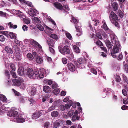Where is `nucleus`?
<instances>
[{"label": "nucleus", "instance_id": "11", "mask_svg": "<svg viewBox=\"0 0 128 128\" xmlns=\"http://www.w3.org/2000/svg\"><path fill=\"white\" fill-rule=\"evenodd\" d=\"M75 27L76 30L77 32H78L76 35L78 36H80L82 34V29L78 26H76V25Z\"/></svg>", "mask_w": 128, "mask_h": 128}, {"label": "nucleus", "instance_id": "28", "mask_svg": "<svg viewBox=\"0 0 128 128\" xmlns=\"http://www.w3.org/2000/svg\"><path fill=\"white\" fill-rule=\"evenodd\" d=\"M8 24L10 28H17V26L16 25H14L11 22H10L8 23Z\"/></svg>", "mask_w": 128, "mask_h": 128}, {"label": "nucleus", "instance_id": "14", "mask_svg": "<svg viewBox=\"0 0 128 128\" xmlns=\"http://www.w3.org/2000/svg\"><path fill=\"white\" fill-rule=\"evenodd\" d=\"M59 108L62 111L66 109H68L70 108V106L68 104H66L65 106L61 105L59 106Z\"/></svg>", "mask_w": 128, "mask_h": 128}, {"label": "nucleus", "instance_id": "3", "mask_svg": "<svg viewBox=\"0 0 128 128\" xmlns=\"http://www.w3.org/2000/svg\"><path fill=\"white\" fill-rule=\"evenodd\" d=\"M24 81L22 78H19L17 79H14L12 80V82L14 85L15 86H19Z\"/></svg>", "mask_w": 128, "mask_h": 128}, {"label": "nucleus", "instance_id": "10", "mask_svg": "<svg viewBox=\"0 0 128 128\" xmlns=\"http://www.w3.org/2000/svg\"><path fill=\"white\" fill-rule=\"evenodd\" d=\"M110 18V19L111 18H112L113 19L115 20H117L118 19L117 16L113 12H110V15L109 16ZM110 20L112 22H113L112 20L111 19Z\"/></svg>", "mask_w": 128, "mask_h": 128}, {"label": "nucleus", "instance_id": "57", "mask_svg": "<svg viewBox=\"0 0 128 128\" xmlns=\"http://www.w3.org/2000/svg\"><path fill=\"white\" fill-rule=\"evenodd\" d=\"M6 4L5 2L3 0H2L0 2V6L2 7H3Z\"/></svg>", "mask_w": 128, "mask_h": 128}, {"label": "nucleus", "instance_id": "32", "mask_svg": "<svg viewBox=\"0 0 128 128\" xmlns=\"http://www.w3.org/2000/svg\"><path fill=\"white\" fill-rule=\"evenodd\" d=\"M112 6L115 10H116L118 8V4L116 2H113L112 4Z\"/></svg>", "mask_w": 128, "mask_h": 128}, {"label": "nucleus", "instance_id": "24", "mask_svg": "<svg viewBox=\"0 0 128 128\" xmlns=\"http://www.w3.org/2000/svg\"><path fill=\"white\" fill-rule=\"evenodd\" d=\"M59 112L57 111H53L51 114V116L54 118L57 116Z\"/></svg>", "mask_w": 128, "mask_h": 128}, {"label": "nucleus", "instance_id": "49", "mask_svg": "<svg viewBox=\"0 0 128 128\" xmlns=\"http://www.w3.org/2000/svg\"><path fill=\"white\" fill-rule=\"evenodd\" d=\"M74 114L73 111L72 110H70L68 113V116L70 117L72 116Z\"/></svg>", "mask_w": 128, "mask_h": 128}, {"label": "nucleus", "instance_id": "18", "mask_svg": "<svg viewBox=\"0 0 128 128\" xmlns=\"http://www.w3.org/2000/svg\"><path fill=\"white\" fill-rule=\"evenodd\" d=\"M71 22L73 23L74 24V26L76 25V26H78L79 21L78 20L76 19L74 17L72 16L71 20H70Z\"/></svg>", "mask_w": 128, "mask_h": 128}, {"label": "nucleus", "instance_id": "55", "mask_svg": "<svg viewBox=\"0 0 128 128\" xmlns=\"http://www.w3.org/2000/svg\"><path fill=\"white\" fill-rule=\"evenodd\" d=\"M5 74L6 76L8 78L10 77V74L9 72L7 70H6L5 71Z\"/></svg>", "mask_w": 128, "mask_h": 128}, {"label": "nucleus", "instance_id": "50", "mask_svg": "<svg viewBox=\"0 0 128 128\" xmlns=\"http://www.w3.org/2000/svg\"><path fill=\"white\" fill-rule=\"evenodd\" d=\"M62 63L64 64H66L67 63V59L65 58H62Z\"/></svg>", "mask_w": 128, "mask_h": 128}, {"label": "nucleus", "instance_id": "59", "mask_svg": "<svg viewBox=\"0 0 128 128\" xmlns=\"http://www.w3.org/2000/svg\"><path fill=\"white\" fill-rule=\"evenodd\" d=\"M106 44V46L108 48H112L111 43L110 42H108Z\"/></svg>", "mask_w": 128, "mask_h": 128}, {"label": "nucleus", "instance_id": "64", "mask_svg": "<svg viewBox=\"0 0 128 128\" xmlns=\"http://www.w3.org/2000/svg\"><path fill=\"white\" fill-rule=\"evenodd\" d=\"M28 27L26 25H23L22 26V28L24 31H27L28 30Z\"/></svg>", "mask_w": 128, "mask_h": 128}, {"label": "nucleus", "instance_id": "17", "mask_svg": "<svg viewBox=\"0 0 128 128\" xmlns=\"http://www.w3.org/2000/svg\"><path fill=\"white\" fill-rule=\"evenodd\" d=\"M18 73L20 76L23 75L24 73V68L22 67H20L18 70Z\"/></svg>", "mask_w": 128, "mask_h": 128}, {"label": "nucleus", "instance_id": "45", "mask_svg": "<svg viewBox=\"0 0 128 128\" xmlns=\"http://www.w3.org/2000/svg\"><path fill=\"white\" fill-rule=\"evenodd\" d=\"M66 36L67 37L69 40H71L72 39V36L68 32H66Z\"/></svg>", "mask_w": 128, "mask_h": 128}, {"label": "nucleus", "instance_id": "58", "mask_svg": "<svg viewBox=\"0 0 128 128\" xmlns=\"http://www.w3.org/2000/svg\"><path fill=\"white\" fill-rule=\"evenodd\" d=\"M116 80L118 82H119L120 81V76H116Z\"/></svg>", "mask_w": 128, "mask_h": 128}, {"label": "nucleus", "instance_id": "63", "mask_svg": "<svg viewBox=\"0 0 128 128\" xmlns=\"http://www.w3.org/2000/svg\"><path fill=\"white\" fill-rule=\"evenodd\" d=\"M15 51L16 53L18 54H20V52L19 48H16Z\"/></svg>", "mask_w": 128, "mask_h": 128}, {"label": "nucleus", "instance_id": "30", "mask_svg": "<svg viewBox=\"0 0 128 128\" xmlns=\"http://www.w3.org/2000/svg\"><path fill=\"white\" fill-rule=\"evenodd\" d=\"M60 125V122L58 120L55 121L54 123V126L55 128H57Z\"/></svg>", "mask_w": 128, "mask_h": 128}, {"label": "nucleus", "instance_id": "20", "mask_svg": "<svg viewBox=\"0 0 128 128\" xmlns=\"http://www.w3.org/2000/svg\"><path fill=\"white\" fill-rule=\"evenodd\" d=\"M48 44L50 47H54V42L52 39L49 40L47 41Z\"/></svg>", "mask_w": 128, "mask_h": 128}, {"label": "nucleus", "instance_id": "35", "mask_svg": "<svg viewBox=\"0 0 128 128\" xmlns=\"http://www.w3.org/2000/svg\"><path fill=\"white\" fill-rule=\"evenodd\" d=\"M9 36H10L12 39H15L16 38V36L12 32H9Z\"/></svg>", "mask_w": 128, "mask_h": 128}, {"label": "nucleus", "instance_id": "44", "mask_svg": "<svg viewBox=\"0 0 128 128\" xmlns=\"http://www.w3.org/2000/svg\"><path fill=\"white\" fill-rule=\"evenodd\" d=\"M28 100L30 103V104H33L34 102V100L33 98H29L28 99Z\"/></svg>", "mask_w": 128, "mask_h": 128}, {"label": "nucleus", "instance_id": "36", "mask_svg": "<svg viewBox=\"0 0 128 128\" xmlns=\"http://www.w3.org/2000/svg\"><path fill=\"white\" fill-rule=\"evenodd\" d=\"M34 76L35 78L37 76V75H38L39 73V72L38 69L37 68H35L34 70Z\"/></svg>", "mask_w": 128, "mask_h": 128}, {"label": "nucleus", "instance_id": "61", "mask_svg": "<svg viewBox=\"0 0 128 128\" xmlns=\"http://www.w3.org/2000/svg\"><path fill=\"white\" fill-rule=\"evenodd\" d=\"M123 94L124 96H126L127 95V92L126 90L125 89H123L122 90Z\"/></svg>", "mask_w": 128, "mask_h": 128}, {"label": "nucleus", "instance_id": "39", "mask_svg": "<svg viewBox=\"0 0 128 128\" xmlns=\"http://www.w3.org/2000/svg\"><path fill=\"white\" fill-rule=\"evenodd\" d=\"M56 108V106L52 105L48 109V112H50L54 110Z\"/></svg>", "mask_w": 128, "mask_h": 128}, {"label": "nucleus", "instance_id": "27", "mask_svg": "<svg viewBox=\"0 0 128 128\" xmlns=\"http://www.w3.org/2000/svg\"><path fill=\"white\" fill-rule=\"evenodd\" d=\"M102 28H103L106 30H108L109 32L111 31V30L109 29L108 27L106 24L105 22L104 21V24L102 26Z\"/></svg>", "mask_w": 128, "mask_h": 128}, {"label": "nucleus", "instance_id": "47", "mask_svg": "<svg viewBox=\"0 0 128 128\" xmlns=\"http://www.w3.org/2000/svg\"><path fill=\"white\" fill-rule=\"evenodd\" d=\"M50 123L48 122H46L44 125V128H48L50 125Z\"/></svg>", "mask_w": 128, "mask_h": 128}, {"label": "nucleus", "instance_id": "46", "mask_svg": "<svg viewBox=\"0 0 128 128\" xmlns=\"http://www.w3.org/2000/svg\"><path fill=\"white\" fill-rule=\"evenodd\" d=\"M96 44L100 46H102L103 45L102 44V42L100 40H98L96 42Z\"/></svg>", "mask_w": 128, "mask_h": 128}, {"label": "nucleus", "instance_id": "34", "mask_svg": "<svg viewBox=\"0 0 128 128\" xmlns=\"http://www.w3.org/2000/svg\"><path fill=\"white\" fill-rule=\"evenodd\" d=\"M50 38H51L56 40H57L58 39L57 35L55 34H51L50 35Z\"/></svg>", "mask_w": 128, "mask_h": 128}, {"label": "nucleus", "instance_id": "62", "mask_svg": "<svg viewBox=\"0 0 128 128\" xmlns=\"http://www.w3.org/2000/svg\"><path fill=\"white\" fill-rule=\"evenodd\" d=\"M96 36L97 37L99 38L100 39H102V37L101 36L100 34L99 33H97Z\"/></svg>", "mask_w": 128, "mask_h": 128}, {"label": "nucleus", "instance_id": "8", "mask_svg": "<svg viewBox=\"0 0 128 128\" xmlns=\"http://www.w3.org/2000/svg\"><path fill=\"white\" fill-rule=\"evenodd\" d=\"M68 69L71 72H74L75 70V68L74 64L71 63H68L67 64Z\"/></svg>", "mask_w": 128, "mask_h": 128}, {"label": "nucleus", "instance_id": "9", "mask_svg": "<svg viewBox=\"0 0 128 128\" xmlns=\"http://www.w3.org/2000/svg\"><path fill=\"white\" fill-rule=\"evenodd\" d=\"M18 112L14 110H11L8 113V116L11 117H15L18 114Z\"/></svg>", "mask_w": 128, "mask_h": 128}, {"label": "nucleus", "instance_id": "7", "mask_svg": "<svg viewBox=\"0 0 128 128\" xmlns=\"http://www.w3.org/2000/svg\"><path fill=\"white\" fill-rule=\"evenodd\" d=\"M42 115V112H37L34 113L32 115V118L36 119L39 118Z\"/></svg>", "mask_w": 128, "mask_h": 128}, {"label": "nucleus", "instance_id": "52", "mask_svg": "<svg viewBox=\"0 0 128 128\" xmlns=\"http://www.w3.org/2000/svg\"><path fill=\"white\" fill-rule=\"evenodd\" d=\"M90 71L92 72L95 74H97L96 70L94 68H92L91 69Z\"/></svg>", "mask_w": 128, "mask_h": 128}, {"label": "nucleus", "instance_id": "19", "mask_svg": "<svg viewBox=\"0 0 128 128\" xmlns=\"http://www.w3.org/2000/svg\"><path fill=\"white\" fill-rule=\"evenodd\" d=\"M43 25L46 28V29L44 30L45 32L48 34H50L51 32L49 30H52V29L49 28L44 24H43Z\"/></svg>", "mask_w": 128, "mask_h": 128}, {"label": "nucleus", "instance_id": "1", "mask_svg": "<svg viewBox=\"0 0 128 128\" xmlns=\"http://www.w3.org/2000/svg\"><path fill=\"white\" fill-rule=\"evenodd\" d=\"M110 36L112 38V45L114 46L112 51V53H117L120 51V46L116 36L110 34Z\"/></svg>", "mask_w": 128, "mask_h": 128}, {"label": "nucleus", "instance_id": "41", "mask_svg": "<svg viewBox=\"0 0 128 128\" xmlns=\"http://www.w3.org/2000/svg\"><path fill=\"white\" fill-rule=\"evenodd\" d=\"M10 67L13 71H15L16 70V68L14 64H10Z\"/></svg>", "mask_w": 128, "mask_h": 128}, {"label": "nucleus", "instance_id": "2", "mask_svg": "<svg viewBox=\"0 0 128 128\" xmlns=\"http://www.w3.org/2000/svg\"><path fill=\"white\" fill-rule=\"evenodd\" d=\"M58 48L60 52L63 55H65V54H69L70 53V50L67 46H65L63 47L59 46Z\"/></svg>", "mask_w": 128, "mask_h": 128}, {"label": "nucleus", "instance_id": "13", "mask_svg": "<svg viewBox=\"0 0 128 128\" xmlns=\"http://www.w3.org/2000/svg\"><path fill=\"white\" fill-rule=\"evenodd\" d=\"M37 12V10L32 9L28 12V14L32 16H36V13Z\"/></svg>", "mask_w": 128, "mask_h": 128}, {"label": "nucleus", "instance_id": "31", "mask_svg": "<svg viewBox=\"0 0 128 128\" xmlns=\"http://www.w3.org/2000/svg\"><path fill=\"white\" fill-rule=\"evenodd\" d=\"M0 33L8 37L9 36V32H8L2 31L0 32Z\"/></svg>", "mask_w": 128, "mask_h": 128}, {"label": "nucleus", "instance_id": "29", "mask_svg": "<svg viewBox=\"0 0 128 128\" xmlns=\"http://www.w3.org/2000/svg\"><path fill=\"white\" fill-rule=\"evenodd\" d=\"M27 57L30 60H32L34 58L32 54L30 53H29L27 54Z\"/></svg>", "mask_w": 128, "mask_h": 128}, {"label": "nucleus", "instance_id": "51", "mask_svg": "<svg viewBox=\"0 0 128 128\" xmlns=\"http://www.w3.org/2000/svg\"><path fill=\"white\" fill-rule=\"evenodd\" d=\"M23 20L24 22L26 24H28L30 23V20L26 18H23Z\"/></svg>", "mask_w": 128, "mask_h": 128}, {"label": "nucleus", "instance_id": "6", "mask_svg": "<svg viewBox=\"0 0 128 128\" xmlns=\"http://www.w3.org/2000/svg\"><path fill=\"white\" fill-rule=\"evenodd\" d=\"M87 59L85 58H83L81 57L78 58L76 61L79 64H86L87 63Z\"/></svg>", "mask_w": 128, "mask_h": 128}, {"label": "nucleus", "instance_id": "37", "mask_svg": "<svg viewBox=\"0 0 128 128\" xmlns=\"http://www.w3.org/2000/svg\"><path fill=\"white\" fill-rule=\"evenodd\" d=\"M38 28L40 30L43 31L44 30V28L40 24H38L36 25Z\"/></svg>", "mask_w": 128, "mask_h": 128}, {"label": "nucleus", "instance_id": "26", "mask_svg": "<svg viewBox=\"0 0 128 128\" xmlns=\"http://www.w3.org/2000/svg\"><path fill=\"white\" fill-rule=\"evenodd\" d=\"M16 14L20 18H22V16L24 15V14L22 12L18 10H16Z\"/></svg>", "mask_w": 128, "mask_h": 128}, {"label": "nucleus", "instance_id": "21", "mask_svg": "<svg viewBox=\"0 0 128 128\" xmlns=\"http://www.w3.org/2000/svg\"><path fill=\"white\" fill-rule=\"evenodd\" d=\"M36 91V89L34 87H33L31 88L30 91L29 93L30 95L32 96H33L35 94Z\"/></svg>", "mask_w": 128, "mask_h": 128}, {"label": "nucleus", "instance_id": "16", "mask_svg": "<svg viewBox=\"0 0 128 128\" xmlns=\"http://www.w3.org/2000/svg\"><path fill=\"white\" fill-rule=\"evenodd\" d=\"M4 50L8 53L12 54L13 53L12 48L9 46H5Z\"/></svg>", "mask_w": 128, "mask_h": 128}, {"label": "nucleus", "instance_id": "5", "mask_svg": "<svg viewBox=\"0 0 128 128\" xmlns=\"http://www.w3.org/2000/svg\"><path fill=\"white\" fill-rule=\"evenodd\" d=\"M53 4L56 8L62 10H64L63 7L60 3L56 2H54Z\"/></svg>", "mask_w": 128, "mask_h": 128}, {"label": "nucleus", "instance_id": "56", "mask_svg": "<svg viewBox=\"0 0 128 128\" xmlns=\"http://www.w3.org/2000/svg\"><path fill=\"white\" fill-rule=\"evenodd\" d=\"M12 90L14 92L15 94L17 96H19L20 95V93L16 91V90L12 88Z\"/></svg>", "mask_w": 128, "mask_h": 128}, {"label": "nucleus", "instance_id": "60", "mask_svg": "<svg viewBox=\"0 0 128 128\" xmlns=\"http://www.w3.org/2000/svg\"><path fill=\"white\" fill-rule=\"evenodd\" d=\"M25 84L23 83H21V84H20V87L21 88L24 89L25 87Z\"/></svg>", "mask_w": 128, "mask_h": 128}, {"label": "nucleus", "instance_id": "43", "mask_svg": "<svg viewBox=\"0 0 128 128\" xmlns=\"http://www.w3.org/2000/svg\"><path fill=\"white\" fill-rule=\"evenodd\" d=\"M10 72L12 77L14 78H16V76L15 72H14L13 71H12L11 70Z\"/></svg>", "mask_w": 128, "mask_h": 128}, {"label": "nucleus", "instance_id": "22", "mask_svg": "<svg viewBox=\"0 0 128 128\" xmlns=\"http://www.w3.org/2000/svg\"><path fill=\"white\" fill-rule=\"evenodd\" d=\"M43 91L46 93H48L50 92V88L49 86H46L43 87Z\"/></svg>", "mask_w": 128, "mask_h": 128}, {"label": "nucleus", "instance_id": "4", "mask_svg": "<svg viewBox=\"0 0 128 128\" xmlns=\"http://www.w3.org/2000/svg\"><path fill=\"white\" fill-rule=\"evenodd\" d=\"M27 74L28 76L30 78H35L34 72L31 68H30L28 70Z\"/></svg>", "mask_w": 128, "mask_h": 128}, {"label": "nucleus", "instance_id": "38", "mask_svg": "<svg viewBox=\"0 0 128 128\" xmlns=\"http://www.w3.org/2000/svg\"><path fill=\"white\" fill-rule=\"evenodd\" d=\"M68 58L70 60H72L74 58V56L72 53H71L67 56Z\"/></svg>", "mask_w": 128, "mask_h": 128}, {"label": "nucleus", "instance_id": "53", "mask_svg": "<svg viewBox=\"0 0 128 128\" xmlns=\"http://www.w3.org/2000/svg\"><path fill=\"white\" fill-rule=\"evenodd\" d=\"M58 87V85L56 83H53L52 86V88L53 89H54Z\"/></svg>", "mask_w": 128, "mask_h": 128}, {"label": "nucleus", "instance_id": "25", "mask_svg": "<svg viewBox=\"0 0 128 128\" xmlns=\"http://www.w3.org/2000/svg\"><path fill=\"white\" fill-rule=\"evenodd\" d=\"M73 48L74 51L77 53L80 52V50L79 48L76 45H74L73 46Z\"/></svg>", "mask_w": 128, "mask_h": 128}, {"label": "nucleus", "instance_id": "54", "mask_svg": "<svg viewBox=\"0 0 128 128\" xmlns=\"http://www.w3.org/2000/svg\"><path fill=\"white\" fill-rule=\"evenodd\" d=\"M5 38L4 36L0 35V41L1 42H4L5 40Z\"/></svg>", "mask_w": 128, "mask_h": 128}, {"label": "nucleus", "instance_id": "42", "mask_svg": "<svg viewBox=\"0 0 128 128\" xmlns=\"http://www.w3.org/2000/svg\"><path fill=\"white\" fill-rule=\"evenodd\" d=\"M49 50L50 52L52 54H54L55 53V51L54 49L50 47L49 48Z\"/></svg>", "mask_w": 128, "mask_h": 128}, {"label": "nucleus", "instance_id": "23", "mask_svg": "<svg viewBox=\"0 0 128 128\" xmlns=\"http://www.w3.org/2000/svg\"><path fill=\"white\" fill-rule=\"evenodd\" d=\"M80 118V117L79 116L74 114L72 117V121L74 122L78 120Z\"/></svg>", "mask_w": 128, "mask_h": 128}, {"label": "nucleus", "instance_id": "40", "mask_svg": "<svg viewBox=\"0 0 128 128\" xmlns=\"http://www.w3.org/2000/svg\"><path fill=\"white\" fill-rule=\"evenodd\" d=\"M30 42L31 44L34 46H36L38 43V42L34 40H32L30 41Z\"/></svg>", "mask_w": 128, "mask_h": 128}, {"label": "nucleus", "instance_id": "12", "mask_svg": "<svg viewBox=\"0 0 128 128\" xmlns=\"http://www.w3.org/2000/svg\"><path fill=\"white\" fill-rule=\"evenodd\" d=\"M22 115L18 116L16 118V122L18 123L23 122H25V120L22 117Z\"/></svg>", "mask_w": 128, "mask_h": 128}, {"label": "nucleus", "instance_id": "15", "mask_svg": "<svg viewBox=\"0 0 128 128\" xmlns=\"http://www.w3.org/2000/svg\"><path fill=\"white\" fill-rule=\"evenodd\" d=\"M35 60L37 63L39 64H41L43 62L42 57L40 56H38L36 58Z\"/></svg>", "mask_w": 128, "mask_h": 128}, {"label": "nucleus", "instance_id": "48", "mask_svg": "<svg viewBox=\"0 0 128 128\" xmlns=\"http://www.w3.org/2000/svg\"><path fill=\"white\" fill-rule=\"evenodd\" d=\"M0 100L3 102H6V98L5 96H3L0 98Z\"/></svg>", "mask_w": 128, "mask_h": 128}, {"label": "nucleus", "instance_id": "33", "mask_svg": "<svg viewBox=\"0 0 128 128\" xmlns=\"http://www.w3.org/2000/svg\"><path fill=\"white\" fill-rule=\"evenodd\" d=\"M60 92V90L58 88L54 89L52 93L54 95H57Z\"/></svg>", "mask_w": 128, "mask_h": 128}]
</instances>
